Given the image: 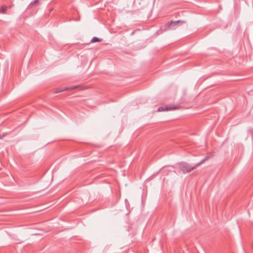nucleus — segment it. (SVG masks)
I'll list each match as a JSON object with an SVG mask.
<instances>
[{"mask_svg":"<svg viewBox=\"0 0 253 253\" xmlns=\"http://www.w3.org/2000/svg\"><path fill=\"white\" fill-rule=\"evenodd\" d=\"M77 87H78V86H70V87H61V88H58L56 89L54 92L59 93V92L64 91L73 90L75 88H76Z\"/></svg>","mask_w":253,"mask_h":253,"instance_id":"nucleus-4","label":"nucleus"},{"mask_svg":"<svg viewBox=\"0 0 253 253\" xmlns=\"http://www.w3.org/2000/svg\"><path fill=\"white\" fill-rule=\"evenodd\" d=\"M1 138V136L0 135V139Z\"/></svg>","mask_w":253,"mask_h":253,"instance_id":"nucleus-8","label":"nucleus"},{"mask_svg":"<svg viewBox=\"0 0 253 253\" xmlns=\"http://www.w3.org/2000/svg\"><path fill=\"white\" fill-rule=\"evenodd\" d=\"M208 156L206 157L204 159H203L200 162L197 163L195 166L193 167H191L187 163L181 162L179 165V168L184 173L186 172H189L191 171L192 170L195 169L196 167L202 164L205 161L208 160Z\"/></svg>","mask_w":253,"mask_h":253,"instance_id":"nucleus-1","label":"nucleus"},{"mask_svg":"<svg viewBox=\"0 0 253 253\" xmlns=\"http://www.w3.org/2000/svg\"><path fill=\"white\" fill-rule=\"evenodd\" d=\"M39 2V0H35L33 2H31L29 6L30 7H32L35 4L38 3Z\"/></svg>","mask_w":253,"mask_h":253,"instance_id":"nucleus-7","label":"nucleus"},{"mask_svg":"<svg viewBox=\"0 0 253 253\" xmlns=\"http://www.w3.org/2000/svg\"><path fill=\"white\" fill-rule=\"evenodd\" d=\"M7 8V7L6 6H2L0 9V13L2 14L5 13Z\"/></svg>","mask_w":253,"mask_h":253,"instance_id":"nucleus-6","label":"nucleus"},{"mask_svg":"<svg viewBox=\"0 0 253 253\" xmlns=\"http://www.w3.org/2000/svg\"><path fill=\"white\" fill-rule=\"evenodd\" d=\"M177 109H178V107H175V106H161V107H160L158 109V112L167 111H170V110H175Z\"/></svg>","mask_w":253,"mask_h":253,"instance_id":"nucleus-3","label":"nucleus"},{"mask_svg":"<svg viewBox=\"0 0 253 253\" xmlns=\"http://www.w3.org/2000/svg\"><path fill=\"white\" fill-rule=\"evenodd\" d=\"M101 41V39H99L97 37H94L92 39L90 42L94 43V42H99Z\"/></svg>","mask_w":253,"mask_h":253,"instance_id":"nucleus-5","label":"nucleus"},{"mask_svg":"<svg viewBox=\"0 0 253 253\" xmlns=\"http://www.w3.org/2000/svg\"><path fill=\"white\" fill-rule=\"evenodd\" d=\"M185 23L184 21L182 20H177L172 21L170 22H168L166 24V30H175L179 25Z\"/></svg>","mask_w":253,"mask_h":253,"instance_id":"nucleus-2","label":"nucleus"}]
</instances>
